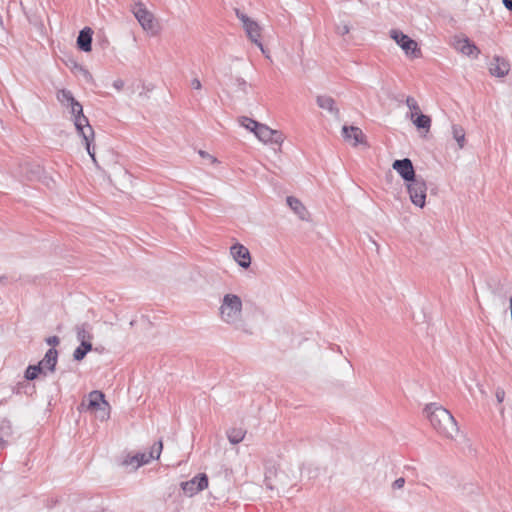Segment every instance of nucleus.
I'll list each match as a JSON object with an SVG mask.
<instances>
[{
	"mask_svg": "<svg viewBox=\"0 0 512 512\" xmlns=\"http://www.w3.org/2000/svg\"><path fill=\"white\" fill-rule=\"evenodd\" d=\"M284 141L283 133L278 130H273V134L271 135V139H269L270 144L281 145Z\"/></svg>",
	"mask_w": 512,
	"mask_h": 512,
	"instance_id": "nucleus-31",
	"label": "nucleus"
},
{
	"mask_svg": "<svg viewBox=\"0 0 512 512\" xmlns=\"http://www.w3.org/2000/svg\"><path fill=\"white\" fill-rule=\"evenodd\" d=\"M92 350V343H80V345L74 350L73 358L76 361H81L85 358L88 352Z\"/></svg>",
	"mask_w": 512,
	"mask_h": 512,
	"instance_id": "nucleus-26",
	"label": "nucleus"
},
{
	"mask_svg": "<svg viewBox=\"0 0 512 512\" xmlns=\"http://www.w3.org/2000/svg\"><path fill=\"white\" fill-rule=\"evenodd\" d=\"M124 81L122 79H116L114 82H113V87L118 90V91H121L123 88H124Z\"/></svg>",
	"mask_w": 512,
	"mask_h": 512,
	"instance_id": "nucleus-36",
	"label": "nucleus"
},
{
	"mask_svg": "<svg viewBox=\"0 0 512 512\" xmlns=\"http://www.w3.org/2000/svg\"><path fill=\"white\" fill-rule=\"evenodd\" d=\"M85 75L87 78H92L91 74L88 71H85Z\"/></svg>",
	"mask_w": 512,
	"mask_h": 512,
	"instance_id": "nucleus-41",
	"label": "nucleus"
},
{
	"mask_svg": "<svg viewBox=\"0 0 512 512\" xmlns=\"http://www.w3.org/2000/svg\"><path fill=\"white\" fill-rule=\"evenodd\" d=\"M228 70H231V68L229 67ZM225 75L229 76V82H230V83H225L226 86H235L236 91H241L243 93H247V82L243 78H241V77L233 78L230 75V71L225 73Z\"/></svg>",
	"mask_w": 512,
	"mask_h": 512,
	"instance_id": "nucleus-22",
	"label": "nucleus"
},
{
	"mask_svg": "<svg viewBox=\"0 0 512 512\" xmlns=\"http://www.w3.org/2000/svg\"><path fill=\"white\" fill-rule=\"evenodd\" d=\"M392 168L407 182H411L417 177L412 161L409 158L395 160Z\"/></svg>",
	"mask_w": 512,
	"mask_h": 512,
	"instance_id": "nucleus-11",
	"label": "nucleus"
},
{
	"mask_svg": "<svg viewBox=\"0 0 512 512\" xmlns=\"http://www.w3.org/2000/svg\"><path fill=\"white\" fill-rule=\"evenodd\" d=\"M246 431L242 428H231L227 431V437L231 444L240 443L245 437Z\"/></svg>",
	"mask_w": 512,
	"mask_h": 512,
	"instance_id": "nucleus-25",
	"label": "nucleus"
},
{
	"mask_svg": "<svg viewBox=\"0 0 512 512\" xmlns=\"http://www.w3.org/2000/svg\"><path fill=\"white\" fill-rule=\"evenodd\" d=\"M235 14L237 18L242 22L243 28L248 36V38L255 43L263 53H265L261 38V27L259 24L249 18L245 13H243L240 9L235 8Z\"/></svg>",
	"mask_w": 512,
	"mask_h": 512,
	"instance_id": "nucleus-4",
	"label": "nucleus"
},
{
	"mask_svg": "<svg viewBox=\"0 0 512 512\" xmlns=\"http://www.w3.org/2000/svg\"><path fill=\"white\" fill-rule=\"evenodd\" d=\"M411 120L418 129H424L426 131H429L431 127V118L422 113H419Z\"/></svg>",
	"mask_w": 512,
	"mask_h": 512,
	"instance_id": "nucleus-24",
	"label": "nucleus"
},
{
	"mask_svg": "<svg viewBox=\"0 0 512 512\" xmlns=\"http://www.w3.org/2000/svg\"><path fill=\"white\" fill-rule=\"evenodd\" d=\"M230 253L240 267L247 269L251 265L250 252L244 245L240 243L232 245Z\"/></svg>",
	"mask_w": 512,
	"mask_h": 512,
	"instance_id": "nucleus-13",
	"label": "nucleus"
},
{
	"mask_svg": "<svg viewBox=\"0 0 512 512\" xmlns=\"http://www.w3.org/2000/svg\"><path fill=\"white\" fill-rule=\"evenodd\" d=\"M142 95H144V96H146V97H147V94H146V93L140 92V96H142Z\"/></svg>",
	"mask_w": 512,
	"mask_h": 512,
	"instance_id": "nucleus-42",
	"label": "nucleus"
},
{
	"mask_svg": "<svg viewBox=\"0 0 512 512\" xmlns=\"http://www.w3.org/2000/svg\"><path fill=\"white\" fill-rule=\"evenodd\" d=\"M349 31H350V27L345 22H342V23H339L336 25V33L338 35L344 36V35L348 34Z\"/></svg>",
	"mask_w": 512,
	"mask_h": 512,
	"instance_id": "nucleus-32",
	"label": "nucleus"
},
{
	"mask_svg": "<svg viewBox=\"0 0 512 512\" xmlns=\"http://www.w3.org/2000/svg\"><path fill=\"white\" fill-rule=\"evenodd\" d=\"M7 283V277L4 275H0V285H5Z\"/></svg>",
	"mask_w": 512,
	"mask_h": 512,
	"instance_id": "nucleus-40",
	"label": "nucleus"
},
{
	"mask_svg": "<svg viewBox=\"0 0 512 512\" xmlns=\"http://www.w3.org/2000/svg\"><path fill=\"white\" fill-rule=\"evenodd\" d=\"M455 49L466 56L478 57L480 49L469 38H459L455 41Z\"/></svg>",
	"mask_w": 512,
	"mask_h": 512,
	"instance_id": "nucleus-14",
	"label": "nucleus"
},
{
	"mask_svg": "<svg viewBox=\"0 0 512 512\" xmlns=\"http://www.w3.org/2000/svg\"><path fill=\"white\" fill-rule=\"evenodd\" d=\"M405 485V479L403 477H400V478H397L393 483H392V488L394 490H397V489H401L403 488Z\"/></svg>",
	"mask_w": 512,
	"mask_h": 512,
	"instance_id": "nucleus-33",
	"label": "nucleus"
},
{
	"mask_svg": "<svg viewBox=\"0 0 512 512\" xmlns=\"http://www.w3.org/2000/svg\"><path fill=\"white\" fill-rule=\"evenodd\" d=\"M406 187L409 193L411 202L420 208H423L426 203L427 185L421 176H417L413 181L407 182Z\"/></svg>",
	"mask_w": 512,
	"mask_h": 512,
	"instance_id": "nucleus-6",
	"label": "nucleus"
},
{
	"mask_svg": "<svg viewBox=\"0 0 512 512\" xmlns=\"http://www.w3.org/2000/svg\"><path fill=\"white\" fill-rule=\"evenodd\" d=\"M58 360V351L55 348H49L44 356V358L38 363L41 367V370L45 372L48 370L50 372L55 371V367Z\"/></svg>",
	"mask_w": 512,
	"mask_h": 512,
	"instance_id": "nucleus-17",
	"label": "nucleus"
},
{
	"mask_svg": "<svg viewBox=\"0 0 512 512\" xmlns=\"http://www.w3.org/2000/svg\"><path fill=\"white\" fill-rule=\"evenodd\" d=\"M191 87L193 89H196V90H199L201 89L202 87V84L200 82V80L198 78H194L192 81H191Z\"/></svg>",
	"mask_w": 512,
	"mask_h": 512,
	"instance_id": "nucleus-37",
	"label": "nucleus"
},
{
	"mask_svg": "<svg viewBox=\"0 0 512 512\" xmlns=\"http://www.w3.org/2000/svg\"><path fill=\"white\" fill-rule=\"evenodd\" d=\"M489 73L498 78L505 77L510 71V63L504 57L495 55L489 63Z\"/></svg>",
	"mask_w": 512,
	"mask_h": 512,
	"instance_id": "nucleus-12",
	"label": "nucleus"
},
{
	"mask_svg": "<svg viewBox=\"0 0 512 512\" xmlns=\"http://www.w3.org/2000/svg\"><path fill=\"white\" fill-rule=\"evenodd\" d=\"M242 300L236 294H225L220 308L219 315L223 322L229 325H236L242 319Z\"/></svg>",
	"mask_w": 512,
	"mask_h": 512,
	"instance_id": "nucleus-3",
	"label": "nucleus"
},
{
	"mask_svg": "<svg viewBox=\"0 0 512 512\" xmlns=\"http://www.w3.org/2000/svg\"><path fill=\"white\" fill-rule=\"evenodd\" d=\"M342 134L345 140H353V145L357 146L365 142V135L362 130L354 126H343Z\"/></svg>",
	"mask_w": 512,
	"mask_h": 512,
	"instance_id": "nucleus-15",
	"label": "nucleus"
},
{
	"mask_svg": "<svg viewBox=\"0 0 512 512\" xmlns=\"http://www.w3.org/2000/svg\"><path fill=\"white\" fill-rule=\"evenodd\" d=\"M93 30L90 27L83 28L77 37V47L83 52L92 50Z\"/></svg>",
	"mask_w": 512,
	"mask_h": 512,
	"instance_id": "nucleus-16",
	"label": "nucleus"
},
{
	"mask_svg": "<svg viewBox=\"0 0 512 512\" xmlns=\"http://www.w3.org/2000/svg\"><path fill=\"white\" fill-rule=\"evenodd\" d=\"M317 105L324 110H327L334 116L339 115V109L335 106V100L327 95H319L316 98Z\"/></svg>",
	"mask_w": 512,
	"mask_h": 512,
	"instance_id": "nucleus-19",
	"label": "nucleus"
},
{
	"mask_svg": "<svg viewBox=\"0 0 512 512\" xmlns=\"http://www.w3.org/2000/svg\"><path fill=\"white\" fill-rule=\"evenodd\" d=\"M75 330L77 340L80 343H91L93 336L91 333V327L88 323H82L80 325H77Z\"/></svg>",
	"mask_w": 512,
	"mask_h": 512,
	"instance_id": "nucleus-20",
	"label": "nucleus"
},
{
	"mask_svg": "<svg viewBox=\"0 0 512 512\" xmlns=\"http://www.w3.org/2000/svg\"><path fill=\"white\" fill-rule=\"evenodd\" d=\"M390 37L402 48L406 55L418 58L421 56V50L415 40L397 29L390 31Z\"/></svg>",
	"mask_w": 512,
	"mask_h": 512,
	"instance_id": "nucleus-8",
	"label": "nucleus"
},
{
	"mask_svg": "<svg viewBox=\"0 0 512 512\" xmlns=\"http://www.w3.org/2000/svg\"><path fill=\"white\" fill-rule=\"evenodd\" d=\"M57 100L64 106L70 108V113L74 117V125L78 134L83 138L86 150L96 164L95 150L92 146L94 140V130L89 124L87 117L83 114L82 105L74 98L70 90L61 89L57 92Z\"/></svg>",
	"mask_w": 512,
	"mask_h": 512,
	"instance_id": "nucleus-1",
	"label": "nucleus"
},
{
	"mask_svg": "<svg viewBox=\"0 0 512 512\" xmlns=\"http://www.w3.org/2000/svg\"><path fill=\"white\" fill-rule=\"evenodd\" d=\"M240 123L242 126H244L246 129L252 131V132H255L257 127L259 126V122L251 119V118H248V117H242L241 120H240Z\"/></svg>",
	"mask_w": 512,
	"mask_h": 512,
	"instance_id": "nucleus-30",
	"label": "nucleus"
},
{
	"mask_svg": "<svg viewBox=\"0 0 512 512\" xmlns=\"http://www.w3.org/2000/svg\"><path fill=\"white\" fill-rule=\"evenodd\" d=\"M496 398H497L498 403H502L504 401L505 391L502 388H497Z\"/></svg>",
	"mask_w": 512,
	"mask_h": 512,
	"instance_id": "nucleus-35",
	"label": "nucleus"
},
{
	"mask_svg": "<svg viewBox=\"0 0 512 512\" xmlns=\"http://www.w3.org/2000/svg\"><path fill=\"white\" fill-rule=\"evenodd\" d=\"M46 343L52 346L51 348H55L60 343V339L57 336H50L46 339Z\"/></svg>",
	"mask_w": 512,
	"mask_h": 512,
	"instance_id": "nucleus-34",
	"label": "nucleus"
},
{
	"mask_svg": "<svg viewBox=\"0 0 512 512\" xmlns=\"http://www.w3.org/2000/svg\"><path fill=\"white\" fill-rule=\"evenodd\" d=\"M131 11L143 30L155 33L157 26L155 17L141 1L136 2Z\"/></svg>",
	"mask_w": 512,
	"mask_h": 512,
	"instance_id": "nucleus-7",
	"label": "nucleus"
},
{
	"mask_svg": "<svg viewBox=\"0 0 512 512\" xmlns=\"http://www.w3.org/2000/svg\"><path fill=\"white\" fill-rule=\"evenodd\" d=\"M254 134L260 141L268 143L269 139H271V135L273 134V129L260 123Z\"/></svg>",
	"mask_w": 512,
	"mask_h": 512,
	"instance_id": "nucleus-23",
	"label": "nucleus"
},
{
	"mask_svg": "<svg viewBox=\"0 0 512 512\" xmlns=\"http://www.w3.org/2000/svg\"><path fill=\"white\" fill-rule=\"evenodd\" d=\"M207 486L208 477L204 473H200L193 477L191 480L181 483V488L183 492L189 497H192L198 492L204 490L205 488H207Z\"/></svg>",
	"mask_w": 512,
	"mask_h": 512,
	"instance_id": "nucleus-10",
	"label": "nucleus"
},
{
	"mask_svg": "<svg viewBox=\"0 0 512 512\" xmlns=\"http://www.w3.org/2000/svg\"><path fill=\"white\" fill-rule=\"evenodd\" d=\"M452 134L459 148L462 149L465 145V130L460 125H453Z\"/></svg>",
	"mask_w": 512,
	"mask_h": 512,
	"instance_id": "nucleus-27",
	"label": "nucleus"
},
{
	"mask_svg": "<svg viewBox=\"0 0 512 512\" xmlns=\"http://www.w3.org/2000/svg\"><path fill=\"white\" fill-rule=\"evenodd\" d=\"M406 105L407 107L410 109L411 113L409 115L410 119H413L416 115H418L420 112V107L417 103V101L415 100L414 97L412 96H408L406 98Z\"/></svg>",
	"mask_w": 512,
	"mask_h": 512,
	"instance_id": "nucleus-29",
	"label": "nucleus"
},
{
	"mask_svg": "<svg viewBox=\"0 0 512 512\" xmlns=\"http://www.w3.org/2000/svg\"><path fill=\"white\" fill-rule=\"evenodd\" d=\"M199 155L203 158H208L211 160L212 163H215L216 162V158H214L213 156H211L209 153L203 151V150H200L199 151Z\"/></svg>",
	"mask_w": 512,
	"mask_h": 512,
	"instance_id": "nucleus-38",
	"label": "nucleus"
},
{
	"mask_svg": "<svg viewBox=\"0 0 512 512\" xmlns=\"http://www.w3.org/2000/svg\"><path fill=\"white\" fill-rule=\"evenodd\" d=\"M286 202L288 206L293 210V212L301 219V220H308L309 213L306 209V207L302 204V202L293 197L288 196L286 199Z\"/></svg>",
	"mask_w": 512,
	"mask_h": 512,
	"instance_id": "nucleus-18",
	"label": "nucleus"
},
{
	"mask_svg": "<svg viewBox=\"0 0 512 512\" xmlns=\"http://www.w3.org/2000/svg\"><path fill=\"white\" fill-rule=\"evenodd\" d=\"M12 435V426L9 420H0V448H4L7 445L6 438Z\"/></svg>",
	"mask_w": 512,
	"mask_h": 512,
	"instance_id": "nucleus-21",
	"label": "nucleus"
},
{
	"mask_svg": "<svg viewBox=\"0 0 512 512\" xmlns=\"http://www.w3.org/2000/svg\"><path fill=\"white\" fill-rule=\"evenodd\" d=\"M504 7L512 12V0H502Z\"/></svg>",
	"mask_w": 512,
	"mask_h": 512,
	"instance_id": "nucleus-39",
	"label": "nucleus"
},
{
	"mask_svg": "<svg viewBox=\"0 0 512 512\" xmlns=\"http://www.w3.org/2000/svg\"><path fill=\"white\" fill-rule=\"evenodd\" d=\"M163 449L162 441L155 442L148 453H137L134 456H128L124 461L123 465H133L135 469L142 465L148 464L153 459H158Z\"/></svg>",
	"mask_w": 512,
	"mask_h": 512,
	"instance_id": "nucleus-5",
	"label": "nucleus"
},
{
	"mask_svg": "<svg viewBox=\"0 0 512 512\" xmlns=\"http://www.w3.org/2000/svg\"><path fill=\"white\" fill-rule=\"evenodd\" d=\"M87 409L91 411H100V415L98 416L101 420H106L109 418V410L110 406L108 402L105 400V395L98 390H94L89 393Z\"/></svg>",
	"mask_w": 512,
	"mask_h": 512,
	"instance_id": "nucleus-9",
	"label": "nucleus"
},
{
	"mask_svg": "<svg viewBox=\"0 0 512 512\" xmlns=\"http://www.w3.org/2000/svg\"><path fill=\"white\" fill-rule=\"evenodd\" d=\"M424 413L433 429L442 437L454 439L459 433L457 421L444 407L429 403L424 408Z\"/></svg>",
	"mask_w": 512,
	"mask_h": 512,
	"instance_id": "nucleus-2",
	"label": "nucleus"
},
{
	"mask_svg": "<svg viewBox=\"0 0 512 512\" xmlns=\"http://www.w3.org/2000/svg\"><path fill=\"white\" fill-rule=\"evenodd\" d=\"M45 374V372H43L41 370V367L37 364V365H29L25 371V379L26 380H34L38 377L39 374Z\"/></svg>",
	"mask_w": 512,
	"mask_h": 512,
	"instance_id": "nucleus-28",
	"label": "nucleus"
}]
</instances>
